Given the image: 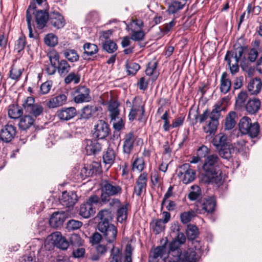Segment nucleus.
I'll list each match as a JSON object with an SVG mask.
<instances>
[{
  "mask_svg": "<svg viewBox=\"0 0 262 262\" xmlns=\"http://www.w3.org/2000/svg\"><path fill=\"white\" fill-rule=\"evenodd\" d=\"M231 83L230 80L227 77V74L224 72L221 78L220 90L224 94L227 93L230 90Z\"/></svg>",
  "mask_w": 262,
  "mask_h": 262,
  "instance_id": "7c9ffc66",
  "label": "nucleus"
},
{
  "mask_svg": "<svg viewBox=\"0 0 262 262\" xmlns=\"http://www.w3.org/2000/svg\"><path fill=\"white\" fill-rule=\"evenodd\" d=\"M44 41L48 46L54 47L58 43V38L55 35L50 33L45 36Z\"/></svg>",
  "mask_w": 262,
  "mask_h": 262,
  "instance_id": "3c124183",
  "label": "nucleus"
},
{
  "mask_svg": "<svg viewBox=\"0 0 262 262\" xmlns=\"http://www.w3.org/2000/svg\"><path fill=\"white\" fill-rule=\"evenodd\" d=\"M136 136L133 132L126 134L123 139V151L124 154L129 155L133 149Z\"/></svg>",
  "mask_w": 262,
  "mask_h": 262,
  "instance_id": "6ab92c4d",
  "label": "nucleus"
},
{
  "mask_svg": "<svg viewBox=\"0 0 262 262\" xmlns=\"http://www.w3.org/2000/svg\"><path fill=\"white\" fill-rule=\"evenodd\" d=\"M192 191H190L188 194V198L191 200L194 201L196 200L201 193L200 187L197 185H192L191 187Z\"/></svg>",
  "mask_w": 262,
  "mask_h": 262,
  "instance_id": "13d9d810",
  "label": "nucleus"
},
{
  "mask_svg": "<svg viewBox=\"0 0 262 262\" xmlns=\"http://www.w3.org/2000/svg\"><path fill=\"white\" fill-rule=\"evenodd\" d=\"M34 121V120L31 116L26 115L20 118L18 125L20 129L26 130L33 124Z\"/></svg>",
  "mask_w": 262,
  "mask_h": 262,
  "instance_id": "2f4dec72",
  "label": "nucleus"
},
{
  "mask_svg": "<svg viewBox=\"0 0 262 262\" xmlns=\"http://www.w3.org/2000/svg\"><path fill=\"white\" fill-rule=\"evenodd\" d=\"M261 86L262 83L260 79L255 78L250 80L247 88L251 94L256 95L260 91Z\"/></svg>",
  "mask_w": 262,
  "mask_h": 262,
  "instance_id": "393cba45",
  "label": "nucleus"
},
{
  "mask_svg": "<svg viewBox=\"0 0 262 262\" xmlns=\"http://www.w3.org/2000/svg\"><path fill=\"white\" fill-rule=\"evenodd\" d=\"M130 38L135 41L143 40L145 37V33L142 30L129 32Z\"/></svg>",
  "mask_w": 262,
  "mask_h": 262,
  "instance_id": "603ef678",
  "label": "nucleus"
},
{
  "mask_svg": "<svg viewBox=\"0 0 262 262\" xmlns=\"http://www.w3.org/2000/svg\"><path fill=\"white\" fill-rule=\"evenodd\" d=\"M33 116L37 117L40 115L43 112V107L37 103H36L30 110L27 111Z\"/></svg>",
  "mask_w": 262,
  "mask_h": 262,
  "instance_id": "69168bd1",
  "label": "nucleus"
},
{
  "mask_svg": "<svg viewBox=\"0 0 262 262\" xmlns=\"http://www.w3.org/2000/svg\"><path fill=\"white\" fill-rule=\"evenodd\" d=\"M103 48L107 52L112 53L117 50V45L112 40H105L103 43Z\"/></svg>",
  "mask_w": 262,
  "mask_h": 262,
  "instance_id": "49530a36",
  "label": "nucleus"
},
{
  "mask_svg": "<svg viewBox=\"0 0 262 262\" xmlns=\"http://www.w3.org/2000/svg\"><path fill=\"white\" fill-rule=\"evenodd\" d=\"M50 23L57 29L64 27L66 22L63 16L59 12L52 11L50 12Z\"/></svg>",
  "mask_w": 262,
  "mask_h": 262,
  "instance_id": "412c9836",
  "label": "nucleus"
},
{
  "mask_svg": "<svg viewBox=\"0 0 262 262\" xmlns=\"http://www.w3.org/2000/svg\"><path fill=\"white\" fill-rule=\"evenodd\" d=\"M67 217L68 213L64 211L55 212L49 220V224L53 228H58L62 225Z\"/></svg>",
  "mask_w": 262,
  "mask_h": 262,
  "instance_id": "a211bd4d",
  "label": "nucleus"
},
{
  "mask_svg": "<svg viewBox=\"0 0 262 262\" xmlns=\"http://www.w3.org/2000/svg\"><path fill=\"white\" fill-rule=\"evenodd\" d=\"M82 222L74 220H71L69 221L67 224L68 228L69 230H77L80 228L82 226Z\"/></svg>",
  "mask_w": 262,
  "mask_h": 262,
  "instance_id": "774afa93",
  "label": "nucleus"
},
{
  "mask_svg": "<svg viewBox=\"0 0 262 262\" xmlns=\"http://www.w3.org/2000/svg\"><path fill=\"white\" fill-rule=\"evenodd\" d=\"M77 115L74 107H64L57 112V116L60 120L68 121L74 118Z\"/></svg>",
  "mask_w": 262,
  "mask_h": 262,
  "instance_id": "aec40b11",
  "label": "nucleus"
},
{
  "mask_svg": "<svg viewBox=\"0 0 262 262\" xmlns=\"http://www.w3.org/2000/svg\"><path fill=\"white\" fill-rule=\"evenodd\" d=\"M101 199L103 202L109 201V198L121 194L122 188L115 182L104 180L101 183Z\"/></svg>",
  "mask_w": 262,
  "mask_h": 262,
  "instance_id": "20e7f679",
  "label": "nucleus"
},
{
  "mask_svg": "<svg viewBox=\"0 0 262 262\" xmlns=\"http://www.w3.org/2000/svg\"><path fill=\"white\" fill-rule=\"evenodd\" d=\"M238 49H243L244 52L242 54V57L240 58V67L242 70L245 72L247 75L251 77L253 75L255 72V67L252 65L251 62L246 57V54L248 52L247 46H239Z\"/></svg>",
  "mask_w": 262,
  "mask_h": 262,
  "instance_id": "9b49d317",
  "label": "nucleus"
},
{
  "mask_svg": "<svg viewBox=\"0 0 262 262\" xmlns=\"http://www.w3.org/2000/svg\"><path fill=\"white\" fill-rule=\"evenodd\" d=\"M147 181V173L146 172H144L142 173L138 177L136 181V184L146 189Z\"/></svg>",
  "mask_w": 262,
  "mask_h": 262,
  "instance_id": "0e129e2a",
  "label": "nucleus"
},
{
  "mask_svg": "<svg viewBox=\"0 0 262 262\" xmlns=\"http://www.w3.org/2000/svg\"><path fill=\"white\" fill-rule=\"evenodd\" d=\"M99 198L97 195L90 197L88 201L82 204L79 208V214L84 218L87 219L94 214L95 208L93 207L94 204H97Z\"/></svg>",
  "mask_w": 262,
  "mask_h": 262,
  "instance_id": "9d476101",
  "label": "nucleus"
},
{
  "mask_svg": "<svg viewBox=\"0 0 262 262\" xmlns=\"http://www.w3.org/2000/svg\"><path fill=\"white\" fill-rule=\"evenodd\" d=\"M186 233L189 239L193 240L199 234L198 229L195 226L189 225L188 226Z\"/></svg>",
  "mask_w": 262,
  "mask_h": 262,
  "instance_id": "8fccbe9b",
  "label": "nucleus"
},
{
  "mask_svg": "<svg viewBox=\"0 0 262 262\" xmlns=\"http://www.w3.org/2000/svg\"><path fill=\"white\" fill-rule=\"evenodd\" d=\"M51 243L53 246L61 250H66L69 247V243L60 232H55L49 235L45 242Z\"/></svg>",
  "mask_w": 262,
  "mask_h": 262,
  "instance_id": "f8f14e48",
  "label": "nucleus"
},
{
  "mask_svg": "<svg viewBox=\"0 0 262 262\" xmlns=\"http://www.w3.org/2000/svg\"><path fill=\"white\" fill-rule=\"evenodd\" d=\"M48 57L50 62L51 63H53V64H56L57 62L58 63L59 61H60V60H59V54L55 50H52L49 52Z\"/></svg>",
  "mask_w": 262,
  "mask_h": 262,
  "instance_id": "e2e57ef3",
  "label": "nucleus"
},
{
  "mask_svg": "<svg viewBox=\"0 0 262 262\" xmlns=\"http://www.w3.org/2000/svg\"><path fill=\"white\" fill-rule=\"evenodd\" d=\"M50 13L49 14L45 10H38L35 15V21L37 25V28L42 29L44 28L48 21H50Z\"/></svg>",
  "mask_w": 262,
  "mask_h": 262,
  "instance_id": "4be33fe9",
  "label": "nucleus"
},
{
  "mask_svg": "<svg viewBox=\"0 0 262 262\" xmlns=\"http://www.w3.org/2000/svg\"><path fill=\"white\" fill-rule=\"evenodd\" d=\"M35 100L33 97H28L24 101L23 106L24 109L27 112L33 107L36 103H34Z\"/></svg>",
  "mask_w": 262,
  "mask_h": 262,
  "instance_id": "338daca9",
  "label": "nucleus"
},
{
  "mask_svg": "<svg viewBox=\"0 0 262 262\" xmlns=\"http://www.w3.org/2000/svg\"><path fill=\"white\" fill-rule=\"evenodd\" d=\"M260 101L257 98L250 99L247 102L245 108L246 111L250 114H254L260 108Z\"/></svg>",
  "mask_w": 262,
  "mask_h": 262,
  "instance_id": "a878e982",
  "label": "nucleus"
},
{
  "mask_svg": "<svg viewBox=\"0 0 262 262\" xmlns=\"http://www.w3.org/2000/svg\"><path fill=\"white\" fill-rule=\"evenodd\" d=\"M98 107L93 105H87L82 109V115L84 118H89L93 116L98 111Z\"/></svg>",
  "mask_w": 262,
  "mask_h": 262,
  "instance_id": "79ce46f5",
  "label": "nucleus"
},
{
  "mask_svg": "<svg viewBox=\"0 0 262 262\" xmlns=\"http://www.w3.org/2000/svg\"><path fill=\"white\" fill-rule=\"evenodd\" d=\"M56 69L59 75L64 77L70 71L71 66L66 59H61L57 63Z\"/></svg>",
  "mask_w": 262,
  "mask_h": 262,
  "instance_id": "cd10ccee",
  "label": "nucleus"
},
{
  "mask_svg": "<svg viewBox=\"0 0 262 262\" xmlns=\"http://www.w3.org/2000/svg\"><path fill=\"white\" fill-rule=\"evenodd\" d=\"M195 215V213L193 210L186 211L182 213L180 215L181 221L183 224H187L191 221Z\"/></svg>",
  "mask_w": 262,
  "mask_h": 262,
  "instance_id": "09e8293b",
  "label": "nucleus"
},
{
  "mask_svg": "<svg viewBox=\"0 0 262 262\" xmlns=\"http://www.w3.org/2000/svg\"><path fill=\"white\" fill-rule=\"evenodd\" d=\"M67 100V96L65 94H60L49 100L47 106L50 108H54L61 106L64 104Z\"/></svg>",
  "mask_w": 262,
  "mask_h": 262,
  "instance_id": "b1692460",
  "label": "nucleus"
},
{
  "mask_svg": "<svg viewBox=\"0 0 262 262\" xmlns=\"http://www.w3.org/2000/svg\"><path fill=\"white\" fill-rule=\"evenodd\" d=\"M236 117V114L234 112H230L228 113L225 119V128L226 129L230 130L235 126Z\"/></svg>",
  "mask_w": 262,
  "mask_h": 262,
  "instance_id": "72a5a7b5",
  "label": "nucleus"
},
{
  "mask_svg": "<svg viewBox=\"0 0 262 262\" xmlns=\"http://www.w3.org/2000/svg\"><path fill=\"white\" fill-rule=\"evenodd\" d=\"M177 171L178 178L185 184L191 183L195 179V171L188 163L179 166Z\"/></svg>",
  "mask_w": 262,
  "mask_h": 262,
  "instance_id": "1a4fd4ad",
  "label": "nucleus"
},
{
  "mask_svg": "<svg viewBox=\"0 0 262 262\" xmlns=\"http://www.w3.org/2000/svg\"><path fill=\"white\" fill-rule=\"evenodd\" d=\"M247 98V94L245 91L241 92L237 96L235 105L237 107H242Z\"/></svg>",
  "mask_w": 262,
  "mask_h": 262,
  "instance_id": "4d7b16f0",
  "label": "nucleus"
},
{
  "mask_svg": "<svg viewBox=\"0 0 262 262\" xmlns=\"http://www.w3.org/2000/svg\"><path fill=\"white\" fill-rule=\"evenodd\" d=\"M93 135L100 139H104L110 133L108 125L104 121L99 120L94 125Z\"/></svg>",
  "mask_w": 262,
  "mask_h": 262,
  "instance_id": "2eb2a0df",
  "label": "nucleus"
},
{
  "mask_svg": "<svg viewBox=\"0 0 262 262\" xmlns=\"http://www.w3.org/2000/svg\"><path fill=\"white\" fill-rule=\"evenodd\" d=\"M98 229L102 234L103 239L106 241L107 244H112L115 242L118 231L113 224L107 222H99L98 224Z\"/></svg>",
  "mask_w": 262,
  "mask_h": 262,
  "instance_id": "423d86ee",
  "label": "nucleus"
},
{
  "mask_svg": "<svg viewBox=\"0 0 262 262\" xmlns=\"http://www.w3.org/2000/svg\"><path fill=\"white\" fill-rule=\"evenodd\" d=\"M243 49H238L237 47L234 52L227 51L225 60L227 61L230 71L232 75L237 73L239 71L238 62L240 58L242 57Z\"/></svg>",
  "mask_w": 262,
  "mask_h": 262,
  "instance_id": "0eeeda50",
  "label": "nucleus"
},
{
  "mask_svg": "<svg viewBox=\"0 0 262 262\" xmlns=\"http://www.w3.org/2000/svg\"><path fill=\"white\" fill-rule=\"evenodd\" d=\"M80 76L78 74L74 72L70 73L64 79V82L67 84H69L74 81V83L77 84L79 82Z\"/></svg>",
  "mask_w": 262,
  "mask_h": 262,
  "instance_id": "5fc2aeb1",
  "label": "nucleus"
},
{
  "mask_svg": "<svg viewBox=\"0 0 262 262\" xmlns=\"http://www.w3.org/2000/svg\"><path fill=\"white\" fill-rule=\"evenodd\" d=\"M145 166V163L142 157H138L132 164V169L133 170H137L139 172L142 171Z\"/></svg>",
  "mask_w": 262,
  "mask_h": 262,
  "instance_id": "a18cd8bd",
  "label": "nucleus"
},
{
  "mask_svg": "<svg viewBox=\"0 0 262 262\" xmlns=\"http://www.w3.org/2000/svg\"><path fill=\"white\" fill-rule=\"evenodd\" d=\"M133 248L130 244H127L125 249L124 259L121 250L113 245L110 250V262H132V252Z\"/></svg>",
  "mask_w": 262,
  "mask_h": 262,
  "instance_id": "39448f33",
  "label": "nucleus"
},
{
  "mask_svg": "<svg viewBox=\"0 0 262 262\" xmlns=\"http://www.w3.org/2000/svg\"><path fill=\"white\" fill-rule=\"evenodd\" d=\"M16 134V127L11 124L3 125L0 129V138L2 142L9 143L15 137Z\"/></svg>",
  "mask_w": 262,
  "mask_h": 262,
  "instance_id": "ddd939ff",
  "label": "nucleus"
},
{
  "mask_svg": "<svg viewBox=\"0 0 262 262\" xmlns=\"http://www.w3.org/2000/svg\"><path fill=\"white\" fill-rule=\"evenodd\" d=\"M260 51L256 48H251L249 50L248 49V52L246 54H247V58L251 62H254L257 59Z\"/></svg>",
  "mask_w": 262,
  "mask_h": 262,
  "instance_id": "052dcab7",
  "label": "nucleus"
},
{
  "mask_svg": "<svg viewBox=\"0 0 262 262\" xmlns=\"http://www.w3.org/2000/svg\"><path fill=\"white\" fill-rule=\"evenodd\" d=\"M83 49L84 52L82 57L84 60L93 59L96 57V54L99 50L97 45L90 42L84 43Z\"/></svg>",
  "mask_w": 262,
  "mask_h": 262,
  "instance_id": "f3484780",
  "label": "nucleus"
},
{
  "mask_svg": "<svg viewBox=\"0 0 262 262\" xmlns=\"http://www.w3.org/2000/svg\"><path fill=\"white\" fill-rule=\"evenodd\" d=\"M75 94L74 101L76 103L89 102L92 99L90 95V90L86 86H80L77 87L75 91Z\"/></svg>",
  "mask_w": 262,
  "mask_h": 262,
  "instance_id": "4468645a",
  "label": "nucleus"
},
{
  "mask_svg": "<svg viewBox=\"0 0 262 262\" xmlns=\"http://www.w3.org/2000/svg\"><path fill=\"white\" fill-rule=\"evenodd\" d=\"M165 223L162 219H155L150 223V227L155 234H159L165 229Z\"/></svg>",
  "mask_w": 262,
  "mask_h": 262,
  "instance_id": "473e14b6",
  "label": "nucleus"
},
{
  "mask_svg": "<svg viewBox=\"0 0 262 262\" xmlns=\"http://www.w3.org/2000/svg\"><path fill=\"white\" fill-rule=\"evenodd\" d=\"M119 103L116 100H111L108 102V110L110 113L111 119H117L119 115Z\"/></svg>",
  "mask_w": 262,
  "mask_h": 262,
  "instance_id": "bb28decb",
  "label": "nucleus"
},
{
  "mask_svg": "<svg viewBox=\"0 0 262 262\" xmlns=\"http://www.w3.org/2000/svg\"><path fill=\"white\" fill-rule=\"evenodd\" d=\"M216 202L213 197L206 198L202 204V209L207 213H212L214 211Z\"/></svg>",
  "mask_w": 262,
  "mask_h": 262,
  "instance_id": "c85d7f7f",
  "label": "nucleus"
},
{
  "mask_svg": "<svg viewBox=\"0 0 262 262\" xmlns=\"http://www.w3.org/2000/svg\"><path fill=\"white\" fill-rule=\"evenodd\" d=\"M22 73V70L20 68H18L16 67L13 66L11 67V69L10 71L9 76L10 77L15 80H18L20 78Z\"/></svg>",
  "mask_w": 262,
  "mask_h": 262,
  "instance_id": "6e6d98bb",
  "label": "nucleus"
},
{
  "mask_svg": "<svg viewBox=\"0 0 262 262\" xmlns=\"http://www.w3.org/2000/svg\"><path fill=\"white\" fill-rule=\"evenodd\" d=\"M185 6V4L181 2L173 1L169 5L167 11L169 14H175L178 11L182 9Z\"/></svg>",
  "mask_w": 262,
  "mask_h": 262,
  "instance_id": "4c0bfd02",
  "label": "nucleus"
},
{
  "mask_svg": "<svg viewBox=\"0 0 262 262\" xmlns=\"http://www.w3.org/2000/svg\"><path fill=\"white\" fill-rule=\"evenodd\" d=\"M111 122L113 123L114 128L117 131L122 129L124 126V122L122 118L119 116L117 119H111Z\"/></svg>",
  "mask_w": 262,
  "mask_h": 262,
  "instance_id": "680f3d73",
  "label": "nucleus"
},
{
  "mask_svg": "<svg viewBox=\"0 0 262 262\" xmlns=\"http://www.w3.org/2000/svg\"><path fill=\"white\" fill-rule=\"evenodd\" d=\"M126 68L128 75H134L140 69V66L137 63L127 61L126 62Z\"/></svg>",
  "mask_w": 262,
  "mask_h": 262,
  "instance_id": "c03bdc74",
  "label": "nucleus"
},
{
  "mask_svg": "<svg viewBox=\"0 0 262 262\" xmlns=\"http://www.w3.org/2000/svg\"><path fill=\"white\" fill-rule=\"evenodd\" d=\"M219 158L216 155L208 156L205 159L203 166L204 171L202 180L206 183H214L221 185L223 183V176L220 170H217L216 165Z\"/></svg>",
  "mask_w": 262,
  "mask_h": 262,
  "instance_id": "f03ea898",
  "label": "nucleus"
},
{
  "mask_svg": "<svg viewBox=\"0 0 262 262\" xmlns=\"http://www.w3.org/2000/svg\"><path fill=\"white\" fill-rule=\"evenodd\" d=\"M143 27V21L137 19L132 20L128 24L126 25V29L128 32L142 30Z\"/></svg>",
  "mask_w": 262,
  "mask_h": 262,
  "instance_id": "e433bc0d",
  "label": "nucleus"
},
{
  "mask_svg": "<svg viewBox=\"0 0 262 262\" xmlns=\"http://www.w3.org/2000/svg\"><path fill=\"white\" fill-rule=\"evenodd\" d=\"M251 123V119L248 117H243L239 122V129L243 134L248 133V128Z\"/></svg>",
  "mask_w": 262,
  "mask_h": 262,
  "instance_id": "c9c22d12",
  "label": "nucleus"
},
{
  "mask_svg": "<svg viewBox=\"0 0 262 262\" xmlns=\"http://www.w3.org/2000/svg\"><path fill=\"white\" fill-rule=\"evenodd\" d=\"M212 143L219 155L227 160H229L232 157L237 149H240L237 147H234L228 140L227 136L223 133L216 135L212 139Z\"/></svg>",
  "mask_w": 262,
  "mask_h": 262,
  "instance_id": "7ed1b4c3",
  "label": "nucleus"
},
{
  "mask_svg": "<svg viewBox=\"0 0 262 262\" xmlns=\"http://www.w3.org/2000/svg\"><path fill=\"white\" fill-rule=\"evenodd\" d=\"M181 245L178 241H176L174 239L170 242L169 245V253L173 257H176L178 255V253H181L182 252L180 250V247Z\"/></svg>",
  "mask_w": 262,
  "mask_h": 262,
  "instance_id": "a19ab883",
  "label": "nucleus"
},
{
  "mask_svg": "<svg viewBox=\"0 0 262 262\" xmlns=\"http://www.w3.org/2000/svg\"><path fill=\"white\" fill-rule=\"evenodd\" d=\"M77 200V195L75 192L64 191L62 192L60 202L62 206L70 208L73 207Z\"/></svg>",
  "mask_w": 262,
  "mask_h": 262,
  "instance_id": "dca6fc26",
  "label": "nucleus"
},
{
  "mask_svg": "<svg viewBox=\"0 0 262 262\" xmlns=\"http://www.w3.org/2000/svg\"><path fill=\"white\" fill-rule=\"evenodd\" d=\"M63 56L70 62H76L79 59V55L77 51L74 49H66L62 52Z\"/></svg>",
  "mask_w": 262,
  "mask_h": 262,
  "instance_id": "f704fd0d",
  "label": "nucleus"
},
{
  "mask_svg": "<svg viewBox=\"0 0 262 262\" xmlns=\"http://www.w3.org/2000/svg\"><path fill=\"white\" fill-rule=\"evenodd\" d=\"M157 67V63L156 61H151L148 63L145 73L147 75L152 76L153 79L155 80L158 76V74L156 71Z\"/></svg>",
  "mask_w": 262,
  "mask_h": 262,
  "instance_id": "37998d69",
  "label": "nucleus"
},
{
  "mask_svg": "<svg viewBox=\"0 0 262 262\" xmlns=\"http://www.w3.org/2000/svg\"><path fill=\"white\" fill-rule=\"evenodd\" d=\"M101 145L96 141H89L87 144L86 149L90 151L91 154H95L101 150Z\"/></svg>",
  "mask_w": 262,
  "mask_h": 262,
  "instance_id": "ea45409f",
  "label": "nucleus"
},
{
  "mask_svg": "<svg viewBox=\"0 0 262 262\" xmlns=\"http://www.w3.org/2000/svg\"><path fill=\"white\" fill-rule=\"evenodd\" d=\"M195 249L190 248L184 252L178 253V255L176 259L182 262H197L200 257V248H196V245L199 243L195 241L193 243Z\"/></svg>",
  "mask_w": 262,
  "mask_h": 262,
  "instance_id": "6e6552de",
  "label": "nucleus"
},
{
  "mask_svg": "<svg viewBox=\"0 0 262 262\" xmlns=\"http://www.w3.org/2000/svg\"><path fill=\"white\" fill-rule=\"evenodd\" d=\"M98 217L101 221L100 222H107L112 219L113 215L111 211L108 209H104L99 212Z\"/></svg>",
  "mask_w": 262,
  "mask_h": 262,
  "instance_id": "de8ad7c7",
  "label": "nucleus"
},
{
  "mask_svg": "<svg viewBox=\"0 0 262 262\" xmlns=\"http://www.w3.org/2000/svg\"><path fill=\"white\" fill-rule=\"evenodd\" d=\"M229 100L228 97H224L215 103L211 112L206 109L202 114L195 117V119H198L200 123L205 122L203 127L204 133L210 135L215 134L219 124L221 112L225 110Z\"/></svg>",
  "mask_w": 262,
  "mask_h": 262,
  "instance_id": "f257e3e1",
  "label": "nucleus"
},
{
  "mask_svg": "<svg viewBox=\"0 0 262 262\" xmlns=\"http://www.w3.org/2000/svg\"><path fill=\"white\" fill-rule=\"evenodd\" d=\"M116 157L115 151L110 145L106 150L103 152V162L105 165H108L109 168L114 163Z\"/></svg>",
  "mask_w": 262,
  "mask_h": 262,
  "instance_id": "5701e85b",
  "label": "nucleus"
},
{
  "mask_svg": "<svg viewBox=\"0 0 262 262\" xmlns=\"http://www.w3.org/2000/svg\"><path fill=\"white\" fill-rule=\"evenodd\" d=\"M26 45V37L24 36H20L15 42V50H16L18 53L20 52L24 49Z\"/></svg>",
  "mask_w": 262,
  "mask_h": 262,
  "instance_id": "bf43d9fd",
  "label": "nucleus"
},
{
  "mask_svg": "<svg viewBox=\"0 0 262 262\" xmlns=\"http://www.w3.org/2000/svg\"><path fill=\"white\" fill-rule=\"evenodd\" d=\"M127 205H123L117 210V220L118 222L122 223L127 219Z\"/></svg>",
  "mask_w": 262,
  "mask_h": 262,
  "instance_id": "58836bf2",
  "label": "nucleus"
},
{
  "mask_svg": "<svg viewBox=\"0 0 262 262\" xmlns=\"http://www.w3.org/2000/svg\"><path fill=\"white\" fill-rule=\"evenodd\" d=\"M23 114L21 108L15 104H11L9 106L8 109V114L9 117L11 119H17L20 117Z\"/></svg>",
  "mask_w": 262,
  "mask_h": 262,
  "instance_id": "c756f323",
  "label": "nucleus"
},
{
  "mask_svg": "<svg viewBox=\"0 0 262 262\" xmlns=\"http://www.w3.org/2000/svg\"><path fill=\"white\" fill-rule=\"evenodd\" d=\"M248 129V133L247 134L251 138H254L257 136L259 131V126L257 123H251Z\"/></svg>",
  "mask_w": 262,
  "mask_h": 262,
  "instance_id": "864d4df0",
  "label": "nucleus"
}]
</instances>
